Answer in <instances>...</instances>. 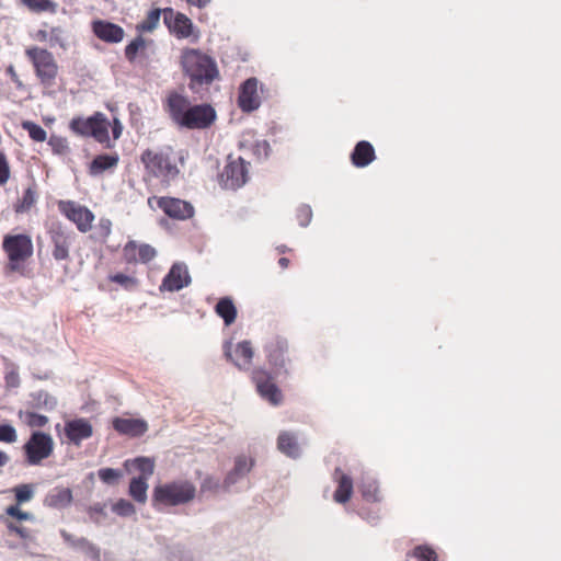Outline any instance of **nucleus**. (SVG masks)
<instances>
[{"label": "nucleus", "instance_id": "1", "mask_svg": "<svg viewBox=\"0 0 561 561\" xmlns=\"http://www.w3.org/2000/svg\"><path fill=\"white\" fill-rule=\"evenodd\" d=\"M163 107L173 123L187 129H206L216 119V112L211 105H193L188 96L176 91L168 93Z\"/></svg>", "mask_w": 561, "mask_h": 561}, {"label": "nucleus", "instance_id": "2", "mask_svg": "<svg viewBox=\"0 0 561 561\" xmlns=\"http://www.w3.org/2000/svg\"><path fill=\"white\" fill-rule=\"evenodd\" d=\"M140 162L145 170V181L158 179L162 185L169 186L179 178L180 164H183L184 161L172 146L164 145L145 149L140 154Z\"/></svg>", "mask_w": 561, "mask_h": 561}, {"label": "nucleus", "instance_id": "3", "mask_svg": "<svg viewBox=\"0 0 561 561\" xmlns=\"http://www.w3.org/2000/svg\"><path fill=\"white\" fill-rule=\"evenodd\" d=\"M181 66L190 77V88L210 84L219 76L216 61L198 49L186 48L181 56Z\"/></svg>", "mask_w": 561, "mask_h": 561}, {"label": "nucleus", "instance_id": "4", "mask_svg": "<svg viewBox=\"0 0 561 561\" xmlns=\"http://www.w3.org/2000/svg\"><path fill=\"white\" fill-rule=\"evenodd\" d=\"M2 250L8 259L5 271L23 274L25 263L33 256L34 245L27 233H9L3 237Z\"/></svg>", "mask_w": 561, "mask_h": 561}, {"label": "nucleus", "instance_id": "5", "mask_svg": "<svg viewBox=\"0 0 561 561\" xmlns=\"http://www.w3.org/2000/svg\"><path fill=\"white\" fill-rule=\"evenodd\" d=\"M196 488L188 480H176L154 486L152 492V505L178 506L190 503L195 499Z\"/></svg>", "mask_w": 561, "mask_h": 561}, {"label": "nucleus", "instance_id": "6", "mask_svg": "<svg viewBox=\"0 0 561 561\" xmlns=\"http://www.w3.org/2000/svg\"><path fill=\"white\" fill-rule=\"evenodd\" d=\"M111 123L106 116L96 112L92 116L73 117L69 123L70 130L82 137H93L98 142L104 145L105 148H112L114 145L110 139L108 128Z\"/></svg>", "mask_w": 561, "mask_h": 561}, {"label": "nucleus", "instance_id": "7", "mask_svg": "<svg viewBox=\"0 0 561 561\" xmlns=\"http://www.w3.org/2000/svg\"><path fill=\"white\" fill-rule=\"evenodd\" d=\"M25 56L32 64L39 83L44 87L54 85L59 67L53 53L39 46H30L25 49Z\"/></svg>", "mask_w": 561, "mask_h": 561}, {"label": "nucleus", "instance_id": "8", "mask_svg": "<svg viewBox=\"0 0 561 561\" xmlns=\"http://www.w3.org/2000/svg\"><path fill=\"white\" fill-rule=\"evenodd\" d=\"M55 443L50 434L34 431L22 447L27 466H41L54 454Z\"/></svg>", "mask_w": 561, "mask_h": 561}, {"label": "nucleus", "instance_id": "9", "mask_svg": "<svg viewBox=\"0 0 561 561\" xmlns=\"http://www.w3.org/2000/svg\"><path fill=\"white\" fill-rule=\"evenodd\" d=\"M266 358L275 376H288L295 362V356L289 350L288 342L282 337H275L266 346Z\"/></svg>", "mask_w": 561, "mask_h": 561}, {"label": "nucleus", "instance_id": "10", "mask_svg": "<svg viewBox=\"0 0 561 561\" xmlns=\"http://www.w3.org/2000/svg\"><path fill=\"white\" fill-rule=\"evenodd\" d=\"M47 237L51 256L55 261H68L70 259L73 232L60 221L51 222L47 228Z\"/></svg>", "mask_w": 561, "mask_h": 561}, {"label": "nucleus", "instance_id": "11", "mask_svg": "<svg viewBox=\"0 0 561 561\" xmlns=\"http://www.w3.org/2000/svg\"><path fill=\"white\" fill-rule=\"evenodd\" d=\"M251 380L255 385V389L262 399L274 407L283 403V392L274 381V376L271 371L262 367H256L251 371Z\"/></svg>", "mask_w": 561, "mask_h": 561}, {"label": "nucleus", "instance_id": "12", "mask_svg": "<svg viewBox=\"0 0 561 561\" xmlns=\"http://www.w3.org/2000/svg\"><path fill=\"white\" fill-rule=\"evenodd\" d=\"M249 162L242 157L228 156L227 164L220 173L219 180L224 188L237 190L249 180Z\"/></svg>", "mask_w": 561, "mask_h": 561}, {"label": "nucleus", "instance_id": "13", "mask_svg": "<svg viewBox=\"0 0 561 561\" xmlns=\"http://www.w3.org/2000/svg\"><path fill=\"white\" fill-rule=\"evenodd\" d=\"M57 207L59 213L71 221L79 232L87 233L92 230L95 216L87 206L75 201L61 199L57 203Z\"/></svg>", "mask_w": 561, "mask_h": 561}, {"label": "nucleus", "instance_id": "14", "mask_svg": "<svg viewBox=\"0 0 561 561\" xmlns=\"http://www.w3.org/2000/svg\"><path fill=\"white\" fill-rule=\"evenodd\" d=\"M152 201H156L157 206L170 218L175 220L191 219L195 209L190 202L176 197L162 196L149 197L148 205L151 206Z\"/></svg>", "mask_w": 561, "mask_h": 561}, {"label": "nucleus", "instance_id": "15", "mask_svg": "<svg viewBox=\"0 0 561 561\" xmlns=\"http://www.w3.org/2000/svg\"><path fill=\"white\" fill-rule=\"evenodd\" d=\"M224 353L226 358L240 370H248L254 357V350L250 341H241L237 344L226 342Z\"/></svg>", "mask_w": 561, "mask_h": 561}, {"label": "nucleus", "instance_id": "16", "mask_svg": "<svg viewBox=\"0 0 561 561\" xmlns=\"http://www.w3.org/2000/svg\"><path fill=\"white\" fill-rule=\"evenodd\" d=\"M157 255L153 247L147 243H139L135 240L128 241L123 250L122 256L126 264H147L151 262Z\"/></svg>", "mask_w": 561, "mask_h": 561}, {"label": "nucleus", "instance_id": "17", "mask_svg": "<svg viewBox=\"0 0 561 561\" xmlns=\"http://www.w3.org/2000/svg\"><path fill=\"white\" fill-rule=\"evenodd\" d=\"M163 20L170 32L178 38H187L193 34V23L190 18L172 8L163 9Z\"/></svg>", "mask_w": 561, "mask_h": 561}, {"label": "nucleus", "instance_id": "18", "mask_svg": "<svg viewBox=\"0 0 561 561\" xmlns=\"http://www.w3.org/2000/svg\"><path fill=\"white\" fill-rule=\"evenodd\" d=\"M259 81L256 78L247 79L240 87L238 105L243 112H252L259 108L261 99L257 93Z\"/></svg>", "mask_w": 561, "mask_h": 561}, {"label": "nucleus", "instance_id": "19", "mask_svg": "<svg viewBox=\"0 0 561 561\" xmlns=\"http://www.w3.org/2000/svg\"><path fill=\"white\" fill-rule=\"evenodd\" d=\"M191 283L186 266L173 264L169 273L164 276L160 286L161 290L178 291Z\"/></svg>", "mask_w": 561, "mask_h": 561}, {"label": "nucleus", "instance_id": "20", "mask_svg": "<svg viewBox=\"0 0 561 561\" xmlns=\"http://www.w3.org/2000/svg\"><path fill=\"white\" fill-rule=\"evenodd\" d=\"M113 428L121 435L140 437L148 431V423L142 419L114 417Z\"/></svg>", "mask_w": 561, "mask_h": 561}, {"label": "nucleus", "instance_id": "21", "mask_svg": "<svg viewBox=\"0 0 561 561\" xmlns=\"http://www.w3.org/2000/svg\"><path fill=\"white\" fill-rule=\"evenodd\" d=\"M65 435L72 444L79 446L82 440L93 435V427L87 419H75L66 422Z\"/></svg>", "mask_w": 561, "mask_h": 561}, {"label": "nucleus", "instance_id": "22", "mask_svg": "<svg viewBox=\"0 0 561 561\" xmlns=\"http://www.w3.org/2000/svg\"><path fill=\"white\" fill-rule=\"evenodd\" d=\"M64 541L73 549L80 550L92 561H101L100 548L85 537H76L67 530H60Z\"/></svg>", "mask_w": 561, "mask_h": 561}, {"label": "nucleus", "instance_id": "23", "mask_svg": "<svg viewBox=\"0 0 561 561\" xmlns=\"http://www.w3.org/2000/svg\"><path fill=\"white\" fill-rule=\"evenodd\" d=\"M92 31L98 38L106 43H119L125 35L123 27L103 20L94 21Z\"/></svg>", "mask_w": 561, "mask_h": 561}, {"label": "nucleus", "instance_id": "24", "mask_svg": "<svg viewBox=\"0 0 561 561\" xmlns=\"http://www.w3.org/2000/svg\"><path fill=\"white\" fill-rule=\"evenodd\" d=\"M334 480L337 482V488L334 491L333 499L336 503H347L353 494V480L350 476L345 474L340 468L334 471Z\"/></svg>", "mask_w": 561, "mask_h": 561}, {"label": "nucleus", "instance_id": "25", "mask_svg": "<svg viewBox=\"0 0 561 561\" xmlns=\"http://www.w3.org/2000/svg\"><path fill=\"white\" fill-rule=\"evenodd\" d=\"M376 159V152L369 141H358L351 154V161L356 168H365Z\"/></svg>", "mask_w": 561, "mask_h": 561}, {"label": "nucleus", "instance_id": "26", "mask_svg": "<svg viewBox=\"0 0 561 561\" xmlns=\"http://www.w3.org/2000/svg\"><path fill=\"white\" fill-rule=\"evenodd\" d=\"M118 153H104L98 154L89 164V174L96 176L103 174L105 171L113 170L118 165Z\"/></svg>", "mask_w": 561, "mask_h": 561}, {"label": "nucleus", "instance_id": "27", "mask_svg": "<svg viewBox=\"0 0 561 561\" xmlns=\"http://www.w3.org/2000/svg\"><path fill=\"white\" fill-rule=\"evenodd\" d=\"M44 502L48 507H67L72 502V491L69 488L56 486L46 495Z\"/></svg>", "mask_w": 561, "mask_h": 561}, {"label": "nucleus", "instance_id": "28", "mask_svg": "<svg viewBox=\"0 0 561 561\" xmlns=\"http://www.w3.org/2000/svg\"><path fill=\"white\" fill-rule=\"evenodd\" d=\"M254 466V460L252 458H248L245 456H238L234 460V467L232 471H230L226 479L225 484L228 486L230 484L236 483V481L245 476Z\"/></svg>", "mask_w": 561, "mask_h": 561}, {"label": "nucleus", "instance_id": "29", "mask_svg": "<svg viewBox=\"0 0 561 561\" xmlns=\"http://www.w3.org/2000/svg\"><path fill=\"white\" fill-rule=\"evenodd\" d=\"M37 188L36 184L30 185L25 191L23 192V195L21 198H19L13 204V210L15 214H25L28 213L36 204L37 202Z\"/></svg>", "mask_w": 561, "mask_h": 561}, {"label": "nucleus", "instance_id": "30", "mask_svg": "<svg viewBox=\"0 0 561 561\" xmlns=\"http://www.w3.org/2000/svg\"><path fill=\"white\" fill-rule=\"evenodd\" d=\"M124 467L129 470L130 467H133L135 470H137L140 476L138 478H144L148 480L154 472V460L149 457H136L134 459H127L124 462Z\"/></svg>", "mask_w": 561, "mask_h": 561}, {"label": "nucleus", "instance_id": "31", "mask_svg": "<svg viewBox=\"0 0 561 561\" xmlns=\"http://www.w3.org/2000/svg\"><path fill=\"white\" fill-rule=\"evenodd\" d=\"M215 312L227 327L231 325L237 319V308L230 297L220 298L215 306Z\"/></svg>", "mask_w": 561, "mask_h": 561}, {"label": "nucleus", "instance_id": "32", "mask_svg": "<svg viewBox=\"0 0 561 561\" xmlns=\"http://www.w3.org/2000/svg\"><path fill=\"white\" fill-rule=\"evenodd\" d=\"M148 480L134 477L129 482L128 494L140 504L147 502Z\"/></svg>", "mask_w": 561, "mask_h": 561}, {"label": "nucleus", "instance_id": "33", "mask_svg": "<svg viewBox=\"0 0 561 561\" xmlns=\"http://www.w3.org/2000/svg\"><path fill=\"white\" fill-rule=\"evenodd\" d=\"M277 446L283 454L289 457L296 458L299 455L298 443L295 436L291 435L290 433L284 432L279 434L277 439Z\"/></svg>", "mask_w": 561, "mask_h": 561}, {"label": "nucleus", "instance_id": "34", "mask_svg": "<svg viewBox=\"0 0 561 561\" xmlns=\"http://www.w3.org/2000/svg\"><path fill=\"white\" fill-rule=\"evenodd\" d=\"M19 419L30 428H42L45 427L49 420L46 415L33 412V411H19Z\"/></svg>", "mask_w": 561, "mask_h": 561}, {"label": "nucleus", "instance_id": "35", "mask_svg": "<svg viewBox=\"0 0 561 561\" xmlns=\"http://www.w3.org/2000/svg\"><path fill=\"white\" fill-rule=\"evenodd\" d=\"M240 147L249 150L256 160L266 159L271 151L270 144L266 140H256L252 144H248L247 140H243L240 142Z\"/></svg>", "mask_w": 561, "mask_h": 561}, {"label": "nucleus", "instance_id": "36", "mask_svg": "<svg viewBox=\"0 0 561 561\" xmlns=\"http://www.w3.org/2000/svg\"><path fill=\"white\" fill-rule=\"evenodd\" d=\"M112 233V221L108 218H101L90 238L100 243H105Z\"/></svg>", "mask_w": 561, "mask_h": 561}, {"label": "nucleus", "instance_id": "37", "mask_svg": "<svg viewBox=\"0 0 561 561\" xmlns=\"http://www.w3.org/2000/svg\"><path fill=\"white\" fill-rule=\"evenodd\" d=\"M147 41L142 36H137L125 47V57L129 62H134L139 54H144L147 47Z\"/></svg>", "mask_w": 561, "mask_h": 561}, {"label": "nucleus", "instance_id": "38", "mask_svg": "<svg viewBox=\"0 0 561 561\" xmlns=\"http://www.w3.org/2000/svg\"><path fill=\"white\" fill-rule=\"evenodd\" d=\"M21 2L33 12L55 13L58 7V4L51 0H21Z\"/></svg>", "mask_w": 561, "mask_h": 561}, {"label": "nucleus", "instance_id": "39", "mask_svg": "<svg viewBox=\"0 0 561 561\" xmlns=\"http://www.w3.org/2000/svg\"><path fill=\"white\" fill-rule=\"evenodd\" d=\"M21 127L22 129L27 131L30 138L36 142H43L47 138L46 130L42 126L32 121H23L21 123Z\"/></svg>", "mask_w": 561, "mask_h": 561}, {"label": "nucleus", "instance_id": "40", "mask_svg": "<svg viewBox=\"0 0 561 561\" xmlns=\"http://www.w3.org/2000/svg\"><path fill=\"white\" fill-rule=\"evenodd\" d=\"M163 13V10H162ZM161 10L153 9L148 12L147 16L137 25V31L151 32L153 31L160 21Z\"/></svg>", "mask_w": 561, "mask_h": 561}, {"label": "nucleus", "instance_id": "41", "mask_svg": "<svg viewBox=\"0 0 561 561\" xmlns=\"http://www.w3.org/2000/svg\"><path fill=\"white\" fill-rule=\"evenodd\" d=\"M108 280L119 285L125 290H134L138 287L139 280L135 276L116 273L108 276Z\"/></svg>", "mask_w": 561, "mask_h": 561}, {"label": "nucleus", "instance_id": "42", "mask_svg": "<svg viewBox=\"0 0 561 561\" xmlns=\"http://www.w3.org/2000/svg\"><path fill=\"white\" fill-rule=\"evenodd\" d=\"M49 46L67 49V32L61 26H51L49 28Z\"/></svg>", "mask_w": 561, "mask_h": 561}, {"label": "nucleus", "instance_id": "43", "mask_svg": "<svg viewBox=\"0 0 561 561\" xmlns=\"http://www.w3.org/2000/svg\"><path fill=\"white\" fill-rule=\"evenodd\" d=\"M408 556H412L417 561H438L436 551L427 545L416 546Z\"/></svg>", "mask_w": 561, "mask_h": 561}, {"label": "nucleus", "instance_id": "44", "mask_svg": "<svg viewBox=\"0 0 561 561\" xmlns=\"http://www.w3.org/2000/svg\"><path fill=\"white\" fill-rule=\"evenodd\" d=\"M16 505H21L31 501L34 496V485L33 484H19L12 489Z\"/></svg>", "mask_w": 561, "mask_h": 561}, {"label": "nucleus", "instance_id": "45", "mask_svg": "<svg viewBox=\"0 0 561 561\" xmlns=\"http://www.w3.org/2000/svg\"><path fill=\"white\" fill-rule=\"evenodd\" d=\"M5 526L9 533L15 534L24 541L33 542L35 540L33 531L24 526L18 525L10 520L5 522Z\"/></svg>", "mask_w": 561, "mask_h": 561}, {"label": "nucleus", "instance_id": "46", "mask_svg": "<svg viewBox=\"0 0 561 561\" xmlns=\"http://www.w3.org/2000/svg\"><path fill=\"white\" fill-rule=\"evenodd\" d=\"M34 400L36 402V407L44 408L49 411L57 407V399L47 391H38L35 394Z\"/></svg>", "mask_w": 561, "mask_h": 561}, {"label": "nucleus", "instance_id": "47", "mask_svg": "<svg viewBox=\"0 0 561 561\" xmlns=\"http://www.w3.org/2000/svg\"><path fill=\"white\" fill-rule=\"evenodd\" d=\"M360 493L368 502H377L379 497V489L375 481L363 482L360 485Z\"/></svg>", "mask_w": 561, "mask_h": 561}, {"label": "nucleus", "instance_id": "48", "mask_svg": "<svg viewBox=\"0 0 561 561\" xmlns=\"http://www.w3.org/2000/svg\"><path fill=\"white\" fill-rule=\"evenodd\" d=\"M113 512L119 516H131L136 513L134 504L127 500L121 499L113 505Z\"/></svg>", "mask_w": 561, "mask_h": 561}, {"label": "nucleus", "instance_id": "49", "mask_svg": "<svg viewBox=\"0 0 561 561\" xmlns=\"http://www.w3.org/2000/svg\"><path fill=\"white\" fill-rule=\"evenodd\" d=\"M48 145L50 146L54 153L66 154L69 152L68 142L64 137L53 135L48 139Z\"/></svg>", "mask_w": 561, "mask_h": 561}, {"label": "nucleus", "instance_id": "50", "mask_svg": "<svg viewBox=\"0 0 561 561\" xmlns=\"http://www.w3.org/2000/svg\"><path fill=\"white\" fill-rule=\"evenodd\" d=\"M98 476L102 482L114 484L121 479L122 472L113 468H102L98 471Z\"/></svg>", "mask_w": 561, "mask_h": 561}, {"label": "nucleus", "instance_id": "51", "mask_svg": "<svg viewBox=\"0 0 561 561\" xmlns=\"http://www.w3.org/2000/svg\"><path fill=\"white\" fill-rule=\"evenodd\" d=\"M18 440V433L14 426L10 424H0V442L13 444Z\"/></svg>", "mask_w": 561, "mask_h": 561}, {"label": "nucleus", "instance_id": "52", "mask_svg": "<svg viewBox=\"0 0 561 561\" xmlns=\"http://www.w3.org/2000/svg\"><path fill=\"white\" fill-rule=\"evenodd\" d=\"M3 378L7 389H15L21 383L20 374L13 366L5 370Z\"/></svg>", "mask_w": 561, "mask_h": 561}, {"label": "nucleus", "instance_id": "53", "mask_svg": "<svg viewBox=\"0 0 561 561\" xmlns=\"http://www.w3.org/2000/svg\"><path fill=\"white\" fill-rule=\"evenodd\" d=\"M11 176V169L9 160L3 151H0V185L3 186L8 183Z\"/></svg>", "mask_w": 561, "mask_h": 561}, {"label": "nucleus", "instance_id": "54", "mask_svg": "<svg viewBox=\"0 0 561 561\" xmlns=\"http://www.w3.org/2000/svg\"><path fill=\"white\" fill-rule=\"evenodd\" d=\"M19 506L20 505L16 504L8 506L5 508V514L19 520H32L34 518L33 514L20 510Z\"/></svg>", "mask_w": 561, "mask_h": 561}, {"label": "nucleus", "instance_id": "55", "mask_svg": "<svg viewBox=\"0 0 561 561\" xmlns=\"http://www.w3.org/2000/svg\"><path fill=\"white\" fill-rule=\"evenodd\" d=\"M312 218V210L310 206L302 205L297 209V219L300 224V226L306 227L309 225Z\"/></svg>", "mask_w": 561, "mask_h": 561}, {"label": "nucleus", "instance_id": "56", "mask_svg": "<svg viewBox=\"0 0 561 561\" xmlns=\"http://www.w3.org/2000/svg\"><path fill=\"white\" fill-rule=\"evenodd\" d=\"M5 72L10 77L11 81L15 84L16 89L24 88L23 82L21 81L13 65H9L5 69Z\"/></svg>", "mask_w": 561, "mask_h": 561}, {"label": "nucleus", "instance_id": "57", "mask_svg": "<svg viewBox=\"0 0 561 561\" xmlns=\"http://www.w3.org/2000/svg\"><path fill=\"white\" fill-rule=\"evenodd\" d=\"M110 127L112 128L113 139L117 140L122 136L123 125L117 118H114L113 124H111Z\"/></svg>", "mask_w": 561, "mask_h": 561}, {"label": "nucleus", "instance_id": "58", "mask_svg": "<svg viewBox=\"0 0 561 561\" xmlns=\"http://www.w3.org/2000/svg\"><path fill=\"white\" fill-rule=\"evenodd\" d=\"M34 39L41 43H48L49 44V30L41 28L37 30L34 34Z\"/></svg>", "mask_w": 561, "mask_h": 561}, {"label": "nucleus", "instance_id": "59", "mask_svg": "<svg viewBox=\"0 0 561 561\" xmlns=\"http://www.w3.org/2000/svg\"><path fill=\"white\" fill-rule=\"evenodd\" d=\"M218 483L214 482L211 478H206L202 483V491L209 490L211 488H217Z\"/></svg>", "mask_w": 561, "mask_h": 561}, {"label": "nucleus", "instance_id": "60", "mask_svg": "<svg viewBox=\"0 0 561 561\" xmlns=\"http://www.w3.org/2000/svg\"><path fill=\"white\" fill-rule=\"evenodd\" d=\"M10 461V456L0 449V469L5 467Z\"/></svg>", "mask_w": 561, "mask_h": 561}, {"label": "nucleus", "instance_id": "61", "mask_svg": "<svg viewBox=\"0 0 561 561\" xmlns=\"http://www.w3.org/2000/svg\"><path fill=\"white\" fill-rule=\"evenodd\" d=\"M88 513H89L90 518L94 519L95 522H99V520L96 518H94V513H98V514H101V515L104 514L103 508L102 507H96V506L89 507Z\"/></svg>", "mask_w": 561, "mask_h": 561}, {"label": "nucleus", "instance_id": "62", "mask_svg": "<svg viewBox=\"0 0 561 561\" xmlns=\"http://www.w3.org/2000/svg\"><path fill=\"white\" fill-rule=\"evenodd\" d=\"M190 4L197 5L199 8L205 7L210 0H186Z\"/></svg>", "mask_w": 561, "mask_h": 561}, {"label": "nucleus", "instance_id": "63", "mask_svg": "<svg viewBox=\"0 0 561 561\" xmlns=\"http://www.w3.org/2000/svg\"><path fill=\"white\" fill-rule=\"evenodd\" d=\"M289 263H290V261H289V259H287V257H280V259L278 260V265H279V266H280V268H283V270L287 268V267L289 266Z\"/></svg>", "mask_w": 561, "mask_h": 561}, {"label": "nucleus", "instance_id": "64", "mask_svg": "<svg viewBox=\"0 0 561 561\" xmlns=\"http://www.w3.org/2000/svg\"><path fill=\"white\" fill-rule=\"evenodd\" d=\"M277 251L279 253H285L287 251V248L285 245H280V247L277 248Z\"/></svg>", "mask_w": 561, "mask_h": 561}]
</instances>
